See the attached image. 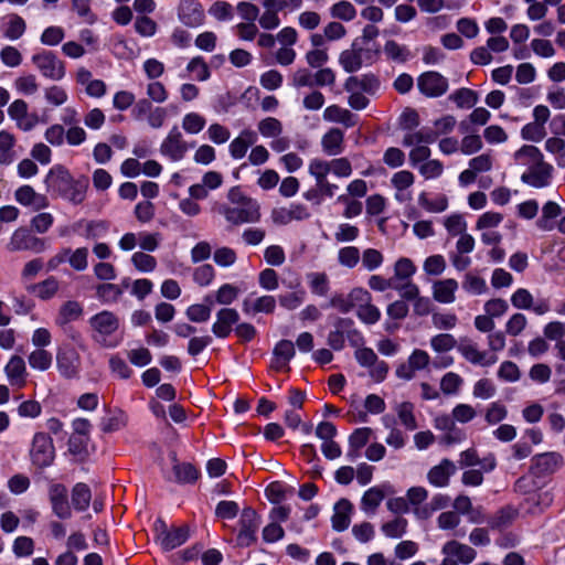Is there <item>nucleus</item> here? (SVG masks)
<instances>
[{"label":"nucleus","mask_w":565,"mask_h":565,"mask_svg":"<svg viewBox=\"0 0 565 565\" xmlns=\"http://www.w3.org/2000/svg\"><path fill=\"white\" fill-rule=\"evenodd\" d=\"M227 199L232 205L215 204L213 210L232 225L256 223L260 220L259 203L246 196L238 188L230 189Z\"/></svg>","instance_id":"nucleus-1"},{"label":"nucleus","mask_w":565,"mask_h":565,"mask_svg":"<svg viewBox=\"0 0 565 565\" xmlns=\"http://www.w3.org/2000/svg\"><path fill=\"white\" fill-rule=\"evenodd\" d=\"M88 324L92 331V339L106 348H114L117 342L110 340L111 335L119 329V318L111 311L104 310L94 316L88 320Z\"/></svg>","instance_id":"nucleus-2"},{"label":"nucleus","mask_w":565,"mask_h":565,"mask_svg":"<svg viewBox=\"0 0 565 565\" xmlns=\"http://www.w3.org/2000/svg\"><path fill=\"white\" fill-rule=\"evenodd\" d=\"M352 164L348 158L341 157L330 161L322 159H312L308 166V172L316 181L328 180V174L332 173L338 178H349L352 174Z\"/></svg>","instance_id":"nucleus-3"},{"label":"nucleus","mask_w":565,"mask_h":565,"mask_svg":"<svg viewBox=\"0 0 565 565\" xmlns=\"http://www.w3.org/2000/svg\"><path fill=\"white\" fill-rule=\"evenodd\" d=\"M154 531L157 543L166 552L181 546L190 536V529L188 525L169 527L161 519L154 522Z\"/></svg>","instance_id":"nucleus-4"},{"label":"nucleus","mask_w":565,"mask_h":565,"mask_svg":"<svg viewBox=\"0 0 565 565\" xmlns=\"http://www.w3.org/2000/svg\"><path fill=\"white\" fill-rule=\"evenodd\" d=\"M29 455L32 463L38 468L51 466L55 458L52 438L45 433H35L31 441Z\"/></svg>","instance_id":"nucleus-5"},{"label":"nucleus","mask_w":565,"mask_h":565,"mask_svg":"<svg viewBox=\"0 0 565 565\" xmlns=\"http://www.w3.org/2000/svg\"><path fill=\"white\" fill-rule=\"evenodd\" d=\"M46 241L44 238H40L31 233L30 230L25 227L17 228L9 243L7 244V249L9 252H33L35 254H40L46 249Z\"/></svg>","instance_id":"nucleus-6"},{"label":"nucleus","mask_w":565,"mask_h":565,"mask_svg":"<svg viewBox=\"0 0 565 565\" xmlns=\"http://www.w3.org/2000/svg\"><path fill=\"white\" fill-rule=\"evenodd\" d=\"M32 62L43 77L61 81L65 76V64L53 52L44 51L32 56Z\"/></svg>","instance_id":"nucleus-7"},{"label":"nucleus","mask_w":565,"mask_h":565,"mask_svg":"<svg viewBox=\"0 0 565 565\" xmlns=\"http://www.w3.org/2000/svg\"><path fill=\"white\" fill-rule=\"evenodd\" d=\"M238 524L237 545L247 547L256 541V532L259 526V518L256 511L252 508H245L242 511Z\"/></svg>","instance_id":"nucleus-8"},{"label":"nucleus","mask_w":565,"mask_h":565,"mask_svg":"<svg viewBox=\"0 0 565 565\" xmlns=\"http://www.w3.org/2000/svg\"><path fill=\"white\" fill-rule=\"evenodd\" d=\"M419 92L429 98L443 96L449 87L448 79L438 72L428 71L417 78Z\"/></svg>","instance_id":"nucleus-9"},{"label":"nucleus","mask_w":565,"mask_h":565,"mask_svg":"<svg viewBox=\"0 0 565 565\" xmlns=\"http://www.w3.org/2000/svg\"><path fill=\"white\" fill-rule=\"evenodd\" d=\"M8 115L22 131H31L40 122L35 113H29L28 104L23 99L13 100L8 107Z\"/></svg>","instance_id":"nucleus-10"},{"label":"nucleus","mask_w":565,"mask_h":565,"mask_svg":"<svg viewBox=\"0 0 565 565\" xmlns=\"http://www.w3.org/2000/svg\"><path fill=\"white\" fill-rule=\"evenodd\" d=\"M430 362L429 354L420 349H415L407 361L401 363L395 371V374L398 379L404 381H411L414 379L415 373L417 371H422L428 366Z\"/></svg>","instance_id":"nucleus-11"},{"label":"nucleus","mask_w":565,"mask_h":565,"mask_svg":"<svg viewBox=\"0 0 565 565\" xmlns=\"http://www.w3.org/2000/svg\"><path fill=\"white\" fill-rule=\"evenodd\" d=\"M457 350L471 364L490 366L498 361L497 355L480 351L478 344L468 338L460 339Z\"/></svg>","instance_id":"nucleus-12"},{"label":"nucleus","mask_w":565,"mask_h":565,"mask_svg":"<svg viewBox=\"0 0 565 565\" xmlns=\"http://www.w3.org/2000/svg\"><path fill=\"white\" fill-rule=\"evenodd\" d=\"M189 147L179 128L173 126L160 146V152L172 161H180Z\"/></svg>","instance_id":"nucleus-13"},{"label":"nucleus","mask_w":565,"mask_h":565,"mask_svg":"<svg viewBox=\"0 0 565 565\" xmlns=\"http://www.w3.org/2000/svg\"><path fill=\"white\" fill-rule=\"evenodd\" d=\"M334 330L330 331L327 337V343L335 351L344 348L345 335L350 339L359 335L358 330L353 329V320L350 318H337L333 323Z\"/></svg>","instance_id":"nucleus-14"},{"label":"nucleus","mask_w":565,"mask_h":565,"mask_svg":"<svg viewBox=\"0 0 565 565\" xmlns=\"http://www.w3.org/2000/svg\"><path fill=\"white\" fill-rule=\"evenodd\" d=\"M563 462V457L558 452L539 454L532 458L531 471L537 477L552 475L562 467Z\"/></svg>","instance_id":"nucleus-15"},{"label":"nucleus","mask_w":565,"mask_h":565,"mask_svg":"<svg viewBox=\"0 0 565 565\" xmlns=\"http://www.w3.org/2000/svg\"><path fill=\"white\" fill-rule=\"evenodd\" d=\"M310 217L308 209L303 204L292 203L289 206L276 207L271 212L275 224L287 225L292 221H303Z\"/></svg>","instance_id":"nucleus-16"},{"label":"nucleus","mask_w":565,"mask_h":565,"mask_svg":"<svg viewBox=\"0 0 565 565\" xmlns=\"http://www.w3.org/2000/svg\"><path fill=\"white\" fill-rule=\"evenodd\" d=\"M52 510L60 519H68L72 515L67 499V489L61 483H54L49 491Z\"/></svg>","instance_id":"nucleus-17"},{"label":"nucleus","mask_w":565,"mask_h":565,"mask_svg":"<svg viewBox=\"0 0 565 565\" xmlns=\"http://www.w3.org/2000/svg\"><path fill=\"white\" fill-rule=\"evenodd\" d=\"M553 167L544 160L532 168L527 169L522 175L521 180L534 188H545L550 184L552 178Z\"/></svg>","instance_id":"nucleus-18"},{"label":"nucleus","mask_w":565,"mask_h":565,"mask_svg":"<svg viewBox=\"0 0 565 565\" xmlns=\"http://www.w3.org/2000/svg\"><path fill=\"white\" fill-rule=\"evenodd\" d=\"M295 354V344L290 340H280L273 350L271 369L275 371H288L289 362Z\"/></svg>","instance_id":"nucleus-19"},{"label":"nucleus","mask_w":565,"mask_h":565,"mask_svg":"<svg viewBox=\"0 0 565 565\" xmlns=\"http://www.w3.org/2000/svg\"><path fill=\"white\" fill-rule=\"evenodd\" d=\"M87 258L88 249L86 247H79L76 248L75 250L65 248L50 260V265L53 266L55 264H61L67 260L73 269L77 271H83L88 266Z\"/></svg>","instance_id":"nucleus-20"},{"label":"nucleus","mask_w":565,"mask_h":565,"mask_svg":"<svg viewBox=\"0 0 565 565\" xmlns=\"http://www.w3.org/2000/svg\"><path fill=\"white\" fill-rule=\"evenodd\" d=\"M14 198L21 205L31 207L33 211H40L49 206V200L45 195L35 192L31 185L20 186Z\"/></svg>","instance_id":"nucleus-21"},{"label":"nucleus","mask_w":565,"mask_h":565,"mask_svg":"<svg viewBox=\"0 0 565 565\" xmlns=\"http://www.w3.org/2000/svg\"><path fill=\"white\" fill-rule=\"evenodd\" d=\"M56 366L62 376L66 379L75 377L78 373L79 356L72 349L61 350L56 354Z\"/></svg>","instance_id":"nucleus-22"},{"label":"nucleus","mask_w":565,"mask_h":565,"mask_svg":"<svg viewBox=\"0 0 565 565\" xmlns=\"http://www.w3.org/2000/svg\"><path fill=\"white\" fill-rule=\"evenodd\" d=\"M239 319V315L235 309L224 308L216 313V321L212 326V331L217 338H226L231 331L232 326Z\"/></svg>","instance_id":"nucleus-23"},{"label":"nucleus","mask_w":565,"mask_h":565,"mask_svg":"<svg viewBox=\"0 0 565 565\" xmlns=\"http://www.w3.org/2000/svg\"><path fill=\"white\" fill-rule=\"evenodd\" d=\"M83 315V307L75 300H68L64 302L56 316L55 323L57 327L63 329L65 332L73 331L68 324L72 321L77 320Z\"/></svg>","instance_id":"nucleus-24"},{"label":"nucleus","mask_w":565,"mask_h":565,"mask_svg":"<svg viewBox=\"0 0 565 565\" xmlns=\"http://www.w3.org/2000/svg\"><path fill=\"white\" fill-rule=\"evenodd\" d=\"M456 466L449 459H443L439 465L434 466L427 473L430 484L444 488L448 486L449 478L455 473Z\"/></svg>","instance_id":"nucleus-25"},{"label":"nucleus","mask_w":565,"mask_h":565,"mask_svg":"<svg viewBox=\"0 0 565 565\" xmlns=\"http://www.w3.org/2000/svg\"><path fill=\"white\" fill-rule=\"evenodd\" d=\"M74 182L70 172L62 166L53 167L46 178L45 183L49 189L54 190L60 195L67 190Z\"/></svg>","instance_id":"nucleus-26"},{"label":"nucleus","mask_w":565,"mask_h":565,"mask_svg":"<svg viewBox=\"0 0 565 565\" xmlns=\"http://www.w3.org/2000/svg\"><path fill=\"white\" fill-rule=\"evenodd\" d=\"M257 140V135L250 129H244L234 138L228 147L232 158L238 160L245 157L248 148Z\"/></svg>","instance_id":"nucleus-27"},{"label":"nucleus","mask_w":565,"mask_h":565,"mask_svg":"<svg viewBox=\"0 0 565 565\" xmlns=\"http://www.w3.org/2000/svg\"><path fill=\"white\" fill-rule=\"evenodd\" d=\"M6 375L11 385L23 387L26 383V367L24 360L13 355L4 367Z\"/></svg>","instance_id":"nucleus-28"},{"label":"nucleus","mask_w":565,"mask_h":565,"mask_svg":"<svg viewBox=\"0 0 565 565\" xmlns=\"http://www.w3.org/2000/svg\"><path fill=\"white\" fill-rule=\"evenodd\" d=\"M458 282L454 278L437 280L433 285V297L440 303H452L456 299Z\"/></svg>","instance_id":"nucleus-29"},{"label":"nucleus","mask_w":565,"mask_h":565,"mask_svg":"<svg viewBox=\"0 0 565 565\" xmlns=\"http://www.w3.org/2000/svg\"><path fill=\"white\" fill-rule=\"evenodd\" d=\"M380 87L379 78L373 74L361 76H350L344 83L345 90H359L367 94H374Z\"/></svg>","instance_id":"nucleus-30"},{"label":"nucleus","mask_w":565,"mask_h":565,"mask_svg":"<svg viewBox=\"0 0 565 565\" xmlns=\"http://www.w3.org/2000/svg\"><path fill=\"white\" fill-rule=\"evenodd\" d=\"M179 17L185 25L198 26L202 23L204 13L199 3L185 0L180 4Z\"/></svg>","instance_id":"nucleus-31"},{"label":"nucleus","mask_w":565,"mask_h":565,"mask_svg":"<svg viewBox=\"0 0 565 565\" xmlns=\"http://www.w3.org/2000/svg\"><path fill=\"white\" fill-rule=\"evenodd\" d=\"M352 509V503L347 499H341L335 503L331 518L333 530L342 532L349 527Z\"/></svg>","instance_id":"nucleus-32"},{"label":"nucleus","mask_w":565,"mask_h":565,"mask_svg":"<svg viewBox=\"0 0 565 565\" xmlns=\"http://www.w3.org/2000/svg\"><path fill=\"white\" fill-rule=\"evenodd\" d=\"M443 553L446 556H454L463 564H469L476 558V551L466 544L457 541H449L443 546Z\"/></svg>","instance_id":"nucleus-33"},{"label":"nucleus","mask_w":565,"mask_h":565,"mask_svg":"<svg viewBox=\"0 0 565 565\" xmlns=\"http://www.w3.org/2000/svg\"><path fill=\"white\" fill-rule=\"evenodd\" d=\"M338 190V185L328 180L316 181V188L303 193V198L316 205H320L324 196L332 198Z\"/></svg>","instance_id":"nucleus-34"},{"label":"nucleus","mask_w":565,"mask_h":565,"mask_svg":"<svg viewBox=\"0 0 565 565\" xmlns=\"http://www.w3.org/2000/svg\"><path fill=\"white\" fill-rule=\"evenodd\" d=\"M519 514L518 509L512 505H505L498 510L488 520V524L492 530H503L510 526Z\"/></svg>","instance_id":"nucleus-35"},{"label":"nucleus","mask_w":565,"mask_h":565,"mask_svg":"<svg viewBox=\"0 0 565 565\" xmlns=\"http://www.w3.org/2000/svg\"><path fill=\"white\" fill-rule=\"evenodd\" d=\"M344 135L339 128H331L321 139L323 151L328 156H338L343 151Z\"/></svg>","instance_id":"nucleus-36"},{"label":"nucleus","mask_w":565,"mask_h":565,"mask_svg":"<svg viewBox=\"0 0 565 565\" xmlns=\"http://www.w3.org/2000/svg\"><path fill=\"white\" fill-rule=\"evenodd\" d=\"M516 164L527 169L543 161V154L535 146L525 145L514 153Z\"/></svg>","instance_id":"nucleus-37"},{"label":"nucleus","mask_w":565,"mask_h":565,"mask_svg":"<svg viewBox=\"0 0 565 565\" xmlns=\"http://www.w3.org/2000/svg\"><path fill=\"white\" fill-rule=\"evenodd\" d=\"M323 119L331 122H340L347 128L353 127L356 124L354 115L338 105L327 107L323 111Z\"/></svg>","instance_id":"nucleus-38"},{"label":"nucleus","mask_w":565,"mask_h":565,"mask_svg":"<svg viewBox=\"0 0 565 565\" xmlns=\"http://www.w3.org/2000/svg\"><path fill=\"white\" fill-rule=\"evenodd\" d=\"M15 137L8 130H0V164L9 166L15 160L13 148Z\"/></svg>","instance_id":"nucleus-39"},{"label":"nucleus","mask_w":565,"mask_h":565,"mask_svg":"<svg viewBox=\"0 0 565 565\" xmlns=\"http://www.w3.org/2000/svg\"><path fill=\"white\" fill-rule=\"evenodd\" d=\"M437 138L438 132H435V129L423 127L417 131L406 134L403 138V146L428 145L435 142Z\"/></svg>","instance_id":"nucleus-40"},{"label":"nucleus","mask_w":565,"mask_h":565,"mask_svg":"<svg viewBox=\"0 0 565 565\" xmlns=\"http://www.w3.org/2000/svg\"><path fill=\"white\" fill-rule=\"evenodd\" d=\"M92 492L87 484L76 483L72 490V503L78 511H84L89 507Z\"/></svg>","instance_id":"nucleus-41"},{"label":"nucleus","mask_w":565,"mask_h":565,"mask_svg":"<svg viewBox=\"0 0 565 565\" xmlns=\"http://www.w3.org/2000/svg\"><path fill=\"white\" fill-rule=\"evenodd\" d=\"M385 494L379 487H372L364 492L361 499V508L365 512H374L383 501Z\"/></svg>","instance_id":"nucleus-42"},{"label":"nucleus","mask_w":565,"mask_h":565,"mask_svg":"<svg viewBox=\"0 0 565 565\" xmlns=\"http://www.w3.org/2000/svg\"><path fill=\"white\" fill-rule=\"evenodd\" d=\"M339 62L348 73L356 72L362 66L361 50H345L340 54Z\"/></svg>","instance_id":"nucleus-43"},{"label":"nucleus","mask_w":565,"mask_h":565,"mask_svg":"<svg viewBox=\"0 0 565 565\" xmlns=\"http://www.w3.org/2000/svg\"><path fill=\"white\" fill-rule=\"evenodd\" d=\"M416 273L414 263L406 257L399 258L394 265V281L411 280L412 276Z\"/></svg>","instance_id":"nucleus-44"},{"label":"nucleus","mask_w":565,"mask_h":565,"mask_svg":"<svg viewBox=\"0 0 565 565\" xmlns=\"http://www.w3.org/2000/svg\"><path fill=\"white\" fill-rule=\"evenodd\" d=\"M384 53L390 60L397 63H404L411 56L409 50L405 45H401L393 40L385 43Z\"/></svg>","instance_id":"nucleus-45"},{"label":"nucleus","mask_w":565,"mask_h":565,"mask_svg":"<svg viewBox=\"0 0 565 565\" xmlns=\"http://www.w3.org/2000/svg\"><path fill=\"white\" fill-rule=\"evenodd\" d=\"M418 203L424 210L430 213H441L448 207V199L446 195H439L434 200H429L426 193H420Z\"/></svg>","instance_id":"nucleus-46"},{"label":"nucleus","mask_w":565,"mask_h":565,"mask_svg":"<svg viewBox=\"0 0 565 565\" xmlns=\"http://www.w3.org/2000/svg\"><path fill=\"white\" fill-rule=\"evenodd\" d=\"M330 14L334 19L352 21L356 15V10L350 1L341 0L330 8Z\"/></svg>","instance_id":"nucleus-47"},{"label":"nucleus","mask_w":565,"mask_h":565,"mask_svg":"<svg viewBox=\"0 0 565 565\" xmlns=\"http://www.w3.org/2000/svg\"><path fill=\"white\" fill-rule=\"evenodd\" d=\"M175 481L179 483L194 482L199 478V471L191 463H178L173 466Z\"/></svg>","instance_id":"nucleus-48"},{"label":"nucleus","mask_w":565,"mask_h":565,"mask_svg":"<svg viewBox=\"0 0 565 565\" xmlns=\"http://www.w3.org/2000/svg\"><path fill=\"white\" fill-rule=\"evenodd\" d=\"M449 98L454 100L459 108H471L478 102L477 93L469 88L457 89Z\"/></svg>","instance_id":"nucleus-49"},{"label":"nucleus","mask_w":565,"mask_h":565,"mask_svg":"<svg viewBox=\"0 0 565 565\" xmlns=\"http://www.w3.org/2000/svg\"><path fill=\"white\" fill-rule=\"evenodd\" d=\"M52 354L49 351L38 349L29 355V364L34 370L46 371L52 365Z\"/></svg>","instance_id":"nucleus-50"},{"label":"nucleus","mask_w":565,"mask_h":565,"mask_svg":"<svg viewBox=\"0 0 565 565\" xmlns=\"http://www.w3.org/2000/svg\"><path fill=\"white\" fill-rule=\"evenodd\" d=\"M96 295L104 302H116L122 295V288L110 282L100 284L96 287Z\"/></svg>","instance_id":"nucleus-51"},{"label":"nucleus","mask_w":565,"mask_h":565,"mask_svg":"<svg viewBox=\"0 0 565 565\" xmlns=\"http://www.w3.org/2000/svg\"><path fill=\"white\" fill-rule=\"evenodd\" d=\"M32 291L43 300L52 298L58 290V281L54 277H50L31 287Z\"/></svg>","instance_id":"nucleus-52"},{"label":"nucleus","mask_w":565,"mask_h":565,"mask_svg":"<svg viewBox=\"0 0 565 565\" xmlns=\"http://www.w3.org/2000/svg\"><path fill=\"white\" fill-rule=\"evenodd\" d=\"M430 347L435 352L443 353L457 348L458 343L452 334L440 333L430 339Z\"/></svg>","instance_id":"nucleus-53"},{"label":"nucleus","mask_w":565,"mask_h":565,"mask_svg":"<svg viewBox=\"0 0 565 565\" xmlns=\"http://www.w3.org/2000/svg\"><path fill=\"white\" fill-rule=\"evenodd\" d=\"M25 29V21L18 14H11L9 17V22L4 32V36L9 40L15 41L24 34Z\"/></svg>","instance_id":"nucleus-54"},{"label":"nucleus","mask_w":565,"mask_h":565,"mask_svg":"<svg viewBox=\"0 0 565 565\" xmlns=\"http://www.w3.org/2000/svg\"><path fill=\"white\" fill-rule=\"evenodd\" d=\"M87 183L85 181H74L61 195L73 204H81L86 196Z\"/></svg>","instance_id":"nucleus-55"},{"label":"nucleus","mask_w":565,"mask_h":565,"mask_svg":"<svg viewBox=\"0 0 565 565\" xmlns=\"http://www.w3.org/2000/svg\"><path fill=\"white\" fill-rule=\"evenodd\" d=\"M444 226L446 227L450 236H460L467 231V222L460 214H451L444 220Z\"/></svg>","instance_id":"nucleus-56"},{"label":"nucleus","mask_w":565,"mask_h":565,"mask_svg":"<svg viewBox=\"0 0 565 565\" xmlns=\"http://www.w3.org/2000/svg\"><path fill=\"white\" fill-rule=\"evenodd\" d=\"M258 131L265 138L278 137L282 131V125L277 118L267 117L258 122Z\"/></svg>","instance_id":"nucleus-57"},{"label":"nucleus","mask_w":565,"mask_h":565,"mask_svg":"<svg viewBox=\"0 0 565 565\" xmlns=\"http://www.w3.org/2000/svg\"><path fill=\"white\" fill-rule=\"evenodd\" d=\"M395 289L401 298L406 301H413L419 295V287L411 280L394 281Z\"/></svg>","instance_id":"nucleus-58"},{"label":"nucleus","mask_w":565,"mask_h":565,"mask_svg":"<svg viewBox=\"0 0 565 565\" xmlns=\"http://www.w3.org/2000/svg\"><path fill=\"white\" fill-rule=\"evenodd\" d=\"M311 291L318 296H326L329 291V279L324 273H311L308 275Z\"/></svg>","instance_id":"nucleus-59"},{"label":"nucleus","mask_w":565,"mask_h":565,"mask_svg":"<svg viewBox=\"0 0 565 565\" xmlns=\"http://www.w3.org/2000/svg\"><path fill=\"white\" fill-rule=\"evenodd\" d=\"M360 260V250L355 246H347L340 248L338 253V262L340 265L353 268L358 265Z\"/></svg>","instance_id":"nucleus-60"},{"label":"nucleus","mask_w":565,"mask_h":565,"mask_svg":"<svg viewBox=\"0 0 565 565\" xmlns=\"http://www.w3.org/2000/svg\"><path fill=\"white\" fill-rule=\"evenodd\" d=\"M131 263L134 264L135 268L142 273H150L157 266V260L153 256L142 253V252H136L131 256Z\"/></svg>","instance_id":"nucleus-61"},{"label":"nucleus","mask_w":565,"mask_h":565,"mask_svg":"<svg viewBox=\"0 0 565 565\" xmlns=\"http://www.w3.org/2000/svg\"><path fill=\"white\" fill-rule=\"evenodd\" d=\"M14 87L23 95H33L39 90L35 75H23L14 79Z\"/></svg>","instance_id":"nucleus-62"},{"label":"nucleus","mask_w":565,"mask_h":565,"mask_svg":"<svg viewBox=\"0 0 565 565\" xmlns=\"http://www.w3.org/2000/svg\"><path fill=\"white\" fill-rule=\"evenodd\" d=\"M407 527V520L404 518H396L391 522L382 525V532L392 539L401 537L405 534Z\"/></svg>","instance_id":"nucleus-63"},{"label":"nucleus","mask_w":565,"mask_h":565,"mask_svg":"<svg viewBox=\"0 0 565 565\" xmlns=\"http://www.w3.org/2000/svg\"><path fill=\"white\" fill-rule=\"evenodd\" d=\"M397 415L401 423L409 430H414L417 427V423L414 416V406L409 402H404L397 407Z\"/></svg>","instance_id":"nucleus-64"}]
</instances>
